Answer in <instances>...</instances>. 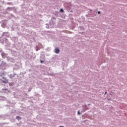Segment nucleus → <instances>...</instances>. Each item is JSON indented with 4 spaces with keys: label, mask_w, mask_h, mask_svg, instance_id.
I'll return each instance as SVG.
<instances>
[{
    "label": "nucleus",
    "mask_w": 127,
    "mask_h": 127,
    "mask_svg": "<svg viewBox=\"0 0 127 127\" xmlns=\"http://www.w3.org/2000/svg\"><path fill=\"white\" fill-rule=\"evenodd\" d=\"M2 83H3L4 84H6V83L8 82V80L6 79V78L3 77L2 79Z\"/></svg>",
    "instance_id": "f257e3e1"
},
{
    "label": "nucleus",
    "mask_w": 127,
    "mask_h": 127,
    "mask_svg": "<svg viewBox=\"0 0 127 127\" xmlns=\"http://www.w3.org/2000/svg\"><path fill=\"white\" fill-rule=\"evenodd\" d=\"M59 52H60V50L58 49V48H56L55 49V53H56L57 54H58V53H59Z\"/></svg>",
    "instance_id": "f03ea898"
},
{
    "label": "nucleus",
    "mask_w": 127,
    "mask_h": 127,
    "mask_svg": "<svg viewBox=\"0 0 127 127\" xmlns=\"http://www.w3.org/2000/svg\"><path fill=\"white\" fill-rule=\"evenodd\" d=\"M16 119V120H18V121H19V120H20V117H19V116H17Z\"/></svg>",
    "instance_id": "7ed1b4c3"
},
{
    "label": "nucleus",
    "mask_w": 127,
    "mask_h": 127,
    "mask_svg": "<svg viewBox=\"0 0 127 127\" xmlns=\"http://www.w3.org/2000/svg\"><path fill=\"white\" fill-rule=\"evenodd\" d=\"M60 11H61V12H64V10L63 9V8H61V9H60Z\"/></svg>",
    "instance_id": "20e7f679"
},
{
    "label": "nucleus",
    "mask_w": 127,
    "mask_h": 127,
    "mask_svg": "<svg viewBox=\"0 0 127 127\" xmlns=\"http://www.w3.org/2000/svg\"><path fill=\"white\" fill-rule=\"evenodd\" d=\"M77 114H78V115H79L80 114V111H78Z\"/></svg>",
    "instance_id": "39448f33"
},
{
    "label": "nucleus",
    "mask_w": 127,
    "mask_h": 127,
    "mask_svg": "<svg viewBox=\"0 0 127 127\" xmlns=\"http://www.w3.org/2000/svg\"><path fill=\"white\" fill-rule=\"evenodd\" d=\"M100 13H101L100 11H98V14H100Z\"/></svg>",
    "instance_id": "423d86ee"
},
{
    "label": "nucleus",
    "mask_w": 127,
    "mask_h": 127,
    "mask_svg": "<svg viewBox=\"0 0 127 127\" xmlns=\"http://www.w3.org/2000/svg\"><path fill=\"white\" fill-rule=\"evenodd\" d=\"M41 63H43V61H41Z\"/></svg>",
    "instance_id": "0eeeda50"
},
{
    "label": "nucleus",
    "mask_w": 127,
    "mask_h": 127,
    "mask_svg": "<svg viewBox=\"0 0 127 127\" xmlns=\"http://www.w3.org/2000/svg\"><path fill=\"white\" fill-rule=\"evenodd\" d=\"M106 94H107V92H106L105 93V95H106Z\"/></svg>",
    "instance_id": "6e6552de"
}]
</instances>
